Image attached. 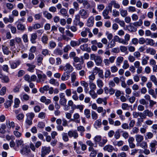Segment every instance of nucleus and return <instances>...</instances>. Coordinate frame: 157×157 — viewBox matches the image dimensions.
<instances>
[{"label": "nucleus", "mask_w": 157, "mask_h": 157, "mask_svg": "<svg viewBox=\"0 0 157 157\" xmlns=\"http://www.w3.org/2000/svg\"><path fill=\"white\" fill-rule=\"evenodd\" d=\"M129 65L128 63V61L127 60H124L122 66L123 68L124 69H126L129 67Z\"/></svg>", "instance_id": "63"}, {"label": "nucleus", "mask_w": 157, "mask_h": 157, "mask_svg": "<svg viewBox=\"0 0 157 157\" xmlns=\"http://www.w3.org/2000/svg\"><path fill=\"white\" fill-rule=\"evenodd\" d=\"M59 95L60 98L59 100L60 104L62 105H65V104H66L67 100L65 98V96L64 93H61Z\"/></svg>", "instance_id": "11"}, {"label": "nucleus", "mask_w": 157, "mask_h": 157, "mask_svg": "<svg viewBox=\"0 0 157 157\" xmlns=\"http://www.w3.org/2000/svg\"><path fill=\"white\" fill-rule=\"evenodd\" d=\"M43 14L45 17L49 20L51 19L52 17V14L47 11H44Z\"/></svg>", "instance_id": "41"}, {"label": "nucleus", "mask_w": 157, "mask_h": 157, "mask_svg": "<svg viewBox=\"0 0 157 157\" xmlns=\"http://www.w3.org/2000/svg\"><path fill=\"white\" fill-rule=\"evenodd\" d=\"M84 114L86 117L87 118H89L90 117V110L88 109H86L84 111Z\"/></svg>", "instance_id": "62"}, {"label": "nucleus", "mask_w": 157, "mask_h": 157, "mask_svg": "<svg viewBox=\"0 0 157 157\" xmlns=\"http://www.w3.org/2000/svg\"><path fill=\"white\" fill-rule=\"evenodd\" d=\"M157 145V141L156 140H152L149 143V148L151 152H154L155 151Z\"/></svg>", "instance_id": "6"}, {"label": "nucleus", "mask_w": 157, "mask_h": 157, "mask_svg": "<svg viewBox=\"0 0 157 157\" xmlns=\"http://www.w3.org/2000/svg\"><path fill=\"white\" fill-rule=\"evenodd\" d=\"M89 93L93 99H95L97 98V94L95 93L94 90H91L89 92Z\"/></svg>", "instance_id": "52"}, {"label": "nucleus", "mask_w": 157, "mask_h": 157, "mask_svg": "<svg viewBox=\"0 0 157 157\" xmlns=\"http://www.w3.org/2000/svg\"><path fill=\"white\" fill-rule=\"evenodd\" d=\"M80 49L83 51H86L90 53L91 52V48L88 46L87 44L84 43L80 46Z\"/></svg>", "instance_id": "9"}, {"label": "nucleus", "mask_w": 157, "mask_h": 157, "mask_svg": "<svg viewBox=\"0 0 157 157\" xmlns=\"http://www.w3.org/2000/svg\"><path fill=\"white\" fill-rule=\"evenodd\" d=\"M63 53V50L59 48H56L53 51V54L56 55L61 56Z\"/></svg>", "instance_id": "28"}, {"label": "nucleus", "mask_w": 157, "mask_h": 157, "mask_svg": "<svg viewBox=\"0 0 157 157\" xmlns=\"http://www.w3.org/2000/svg\"><path fill=\"white\" fill-rule=\"evenodd\" d=\"M139 144V146L143 148H147V143L145 141H142Z\"/></svg>", "instance_id": "60"}, {"label": "nucleus", "mask_w": 157, "mask_h": 157, "mask_svg": "<svg viewBox=\"0 0 157 157\" xmlns=\"http://www.w3.org/2000/svg\"><path fill=\"white\" fill-rule=\"evenodd\" d=\"M109 11L107 9H105L103 11L102 15L105 19H109L110 18V17L109 15Z\"/></svg>", "instance_id": "21"}, {"label": "nucleus", "mask_w": 157, "mask_h": 157, "mask_svg": "<svg viewBox=\"0 0 157 157\" xmlns=\"http://www.w3.org/2000/svg\"><path fill=\"white\" fill-rule=\"evenodd\" d=\"M35 116V114L33 112H29L26 114V118L33 120Z\"/></svg>", "instance_id": "44"}, {"label": "nucleus", "mask_w": 157, "mask_h": 157, "mask_svg": "<svg viewBox=\"0 0 157 157\" xmlns=\"http://www.w3.org/2000/svg\"><path fill=\"white\" fill-rule=\"evenodd\" d=\"M7 27L10 29L11 32L13 34L16 33L17 29L15 27L12 26L11 24H10L7 26Z\"/></svg>", "instance_id": "39"}, {"label": "nucleus", "mask_w": 157, "mask_h": 157, "mask_svg": "<svg viewBox=\"0 0 157 157\" xmlns=\"http://www.w3.org/2000/svg\"><path fill=\"white\" fill-rule=\"evenodd\" d=\"M107 98L106 97L103 98H99L96 100L98 104H101L103 102V104L106 105L107 103Z\"/></svg>", "instance_id": "19"}, {"label": "nucleus", "mask_w": 157, "mask_h": 157, "mask_svg": "<svg viewBox=\"0 0 157 157\" xmlns=\"http://www.w3.org/2000/svg\"><path fill=\"white\" fill-rule=\"evenodd\" d=\"M119 11L120 14L122 17H125L128 15V13L126 10L121 8L120 9Z\"/></svg>", "instance_id": "42"}, {"label": "nucleus", "mask_w": 157, "mask_h": 157, "mask_svg": "<svg viewBox=\"0 0 157 157\" xmlns=\"http://www.w3.org/2000/svg\"><path fill=\"white\" fill-rule=\"evenodd\" d=\"M97 84L98 86L100 88H101L103 86V82L102 80L98 79L97 81Z\"/></svg>", "instance_id": "57"}, {"label": "nucleus", "mask_w": 157, "mask_h": 157, "mask_svg": "<svg viewBox=\"0 0 157 157\" xmlns=\"http://www.w3.org/2000/svg\"><path fill=\"white\" fill-rule=\"evenodd\" d=\"M135 140L134 138L133 137H129L128 140L129 147L131 148H134L136 147V145L133 143Z\"/></svg>", "instance_id": "13"}, {"label": "nucleus", "mask_w": 157, "mask_h": 157, "mask_svg": "<svg viewBox=\"0 0 157 157\" xmlns=\"http://www.w3.org/2000/svg\"><path fill=\"white\" fill-rule=\"evenodd\" d=\"M150 79L154 84L157 86V79L155 76L154 75H152L150 76Z\"/></svg>", "instance_id": "56"}, {"label": "nucleus", "mask_w": 157, "mask_h": 157, "mask_svg": "<svg viewBox=\"0 0 157 157\" xmlns=\"http://www.w3.org/2000/svg\"><path fill=\"white\" fill-rule=\"evenodd\" d=\"M6 125L5 124H2L0 128V133L2 134H5L6 132Z\"/></svg>", "instance_id": "47"}, {"label": "nucleus", "mask_w": 157, "mask_h": 157, "mask_svg": "<svg viewBox=\"0 0 157 157\" xmlns=\"http://www.w3.org/2000/svg\"><path fill=\"white\" fill-rule=\"evenodd\" d=\"M88 38H80L78 40V43L79 45L83 43H87L88 41Z\"/></svg>", "instance_id": "46"}, {"label": "nucleus", "mask_w": 157, "mask_h": 157, "mask_svg": "<svg viewBox=\"0 0 157 157\" xmlns=\"http://www.w3.org/2000/svg\"><path fill=\"white\" fill-rule=\"evenodd\" d=\"M127 29L129 31L132 32H135L137 31V28L135 26L132 25L128 26Z\"/></svg>", "instance_id": "50"}, {"label": "nucleus", "mask_w": 157, "mask_h": 157, "mask_svg": "<svg viewBox=\"0 0 157 157\" xmlns=\"http://www.w3.org/2000/svg\"><path fill=\"white\" fill-rule=\"evenodd\" d=\"M48 45L50 49H54L56 47V44L55 42L52 40L49 42Z\"/></svg>", "instance_id": "35"}, {"label": "nucleus", "mask_w": 157, "mask_h": 157, "mask_svg": "<svg viewBox=\"0 0 157 157\" xmlns=\"http://www.w3.org/2000/svg\"><path fill=\"white\" fill-rule=\"evenodd\" d=\"M10 50H13L16 48L15 45V40L14 39L10 40Z\"/></svg>", "instance_id": "54"}, {"label": "nucleus", "mask_w": 157, "mask_h": 157, "mask_svg": "<svg viewBox=\"0 0 157 157\" xmlns=\"http://www.w3.org/2000/svg\"><path fill=\"white\" fill-rule=\"evenodd\" d=\"M80 116L78 113H75L73 115L74 118L71 119V120L77 123H80Z\"/></svg>", "instance_id": "17"}, {"label": "nucleus", "mask_w": 157, "mask_h": 157, "mask_svg": "<svg viewBox=\"0 0 157 157\" xmlns=\"http://www.w3.org/2000/svg\"><path fill=\"white\" fill-rule=\"evenodd\" d=\"M79 15L84 19L87 18L89 16V13L86 10L82 9L79 11Z\"/></svg>", "instance_id": "7"}, {"label": "nucleus", "mask_w": 157, "mask_h": 157, "mask_svg": "<svg viewBox=\"0 0 157 157\" xmlns=\"http://www.w3.org/2000/svg\"><path fill=\"white\" fill-rule=\"evenodd\" d=\"M112 15L114 17H118L120 15V12L116 9H113L112 11Z\"/></svg>", "instance_id": "59"}, {"label": "nucleus", "mask_w": 157, "mask_h": 157, "mask_svg": "<svg viewBox=\"0 0 157 157\" xmlns=\"http://www.w3.org/2000/svg\"><path fill=\"white\" fill-rule=\"evenodd\" d=\"M149 59V57L147 56H144L142 59V64L143 65L147 64L148 63V60Z\"/></svg>", "instance_id": "22"}, {"label": "nucleus", "mask_w": 157, "mask_h": 157, "mask_svg": "<svg viewBox=\"0 0 157 157\" xmlns=\"http://www.w3.org/2000/svg\"><path fill=\"white\" fill-rule=\"evenodd\" d=\"M89 32V28H86L84 30L81 32V35L83 37H85L87 35V33H88V32Z\"/></svg>", "instance_id": "51"}, {"label": "nucleus", "mask_w": 157, "mask_h": 157, "mask_svg": "<svg viewBox=\"0 0 157 157\" xmlns=\"http://www.w3.org/2000/svg\"><path fill=\"white\" fill-rule=\"evenodd\" d=\"M62 139L65 142H67L69 140L68 133L67 134L66 132H63L62 133Z\"/></svg>", "instance_id": "43"}, {"label": "nucleus", "mask_w": 157, "mask_h": 157, "mask_svg": "<svg viewBox=\"0 0 157 157\" xmlns=\"http://www.w3.org/2000/svg\"><path fill=\"white\" fill-rule=\"evenodd\" d=\"M124 39H123V44L127 45L128 44V41L130 39V35L128 34H126L124 37Z\"/></svg>", "instance_id": "24"}, {"label": "nucleus", "mask_w": 157, "mask_h": 157, "mask_svg": "<svg viewBox=\"0 0 157 157\" xmlns=\"http://www.w3.org/2000/svg\"><path fill=\"white\" fill-rule=\"evenodd\" d=\"M41 73H37V74L38 79L36 82H41L43 83L44 81L47 80V77L45 74L43 73L42 71H40Z\"/></svg>", "instance_id": "4"}, {"label": "nucleus", "mask_w": 157, "mask_h": 157, "mask_svg": "<svg viewBox=\"0 0 157 157\" xmlns=\"http://www.w3.org/2000/svg\"><path fill=\"white\" fill-rule=\"evenodd\" d=\"M94 18L93 16H90L88 19L86 23L87 26L89 27H92L94 24Z\"/></svg>", "instance_id": "15"}, {"label": "nucleus", "mask_w": 157, "mask_h": 157, "mask_svg": "<svg viewBox=\"0 0 157 157\" xmlns=\"http://www.w3.org/2000/svg\"><path fill=\"white\" fill-rule=\"evenodd\" d=\"M90 58L91 60H94L96 65L101 66L102 62L101 57L96 56L94 54H92L90 55Z\"/></svg>", "instance_id": "2"}, {"label": "nucleus", "mask_w": 157, "mask_h": 157, "mask_svg": "<svg viewBox=\"0 0 157 157\" xmlns=\"http://www.w3.org/2000/svg\"><path fill=\"white\" fill-rule=\"evenodd\" d=\"M37 126L40 129H42L45 127V124L43 122L39 121L38 122Z\"/></svg>", "instance_id": "61"}, {"label": "nucleus", "mask_w": 157, "mask_h": 157, "mask_svg": "<svg viewBox=\"0 0 157 157\" xmlns=\"http://www.w3.org/2000/svg\"><path fill=\"white\" fill-rule=\"evenodd\" d=\"M144 113L146 114V116L151 117L153 116V113L149 109H146L144 111Z\"/></svg>", "instance_id": "40"}, {"label": "nucleus", "mask_w": 157, "mask_h": 157, "mask_svg": "<svg viewBox=\"0 0 157 157\" xmlns=\"http://www.w3.org/2000/svg\"><path fill=\"white\" fill-rule=\"evenodd\" d=\"M82 5L86 9H89L91 7L90 3L88 2V1L86 0H84Z\"/></svg>", "instance_id": "45"}, {"label": "nucleus", "mask_w": 157, "mask_h": 157, "mask_svg": "<svg viewBox=\"0 0 157 157\" xmlns=\"http://www.w3.org/2000/svg\"><path fill=\"white\" fill-rule=\"evenodd\" d=\"M37 36L36 33H32L31 35L30 41L32 44L36 43V40L37 39Z\"/></svg>", "instance_id": "26"}, {"label": "nucleus", "mask_w": 157, "mask_h": 157, "mask_svg": "<svg viewBox=\"0 0 157 157\" xmlns=\"http://www.w3.org/2000/svg\"><path fill=\"white\" fill-rule=\"evenodd\" d=\"M60 14L63 17L68 16V14L67 10L64 8H62L59 11Z\"/></svg>", "instance_id": "34"}, {"label": "nucleus", "mask_w": 157, "mask_h": 157, "mask_svg": "<svg viewBox=\"0 0 157 157\" xmlns=\"http://www.w3.org/2000/svg\"><path fill=\"white\" fill-rule=\"evenodd\" d=\"M63 70L67 73H70L73 71L74 68L69 63H67L63 67Z\"/></svg>", "instance_id": "5"}, {"label": "nucleus", "mask_w": 157, "mask_h": 157, "mask_svg": "<svg viewBox=\"0 0 157 157\" xmlns=\"http://www.w3.org/2000/svg\"><path fill=\"white\" fill-rule=\"evenodd\" d=\"M124 60V58L122 56L118 57L116 60V65L120 66Z\"/></svg>", "instance_id": "31"}, {"label": "nucleus", "mask_w": 157, "mask_h": 157, "mask_svg": "<svg viewBox=\"0 0 157 157\" xmlns=\"http://www.w3.org/2000/svg\"><path fill=\"white\" fill-rule=\"evenodd\" d=\"M43 57L41 55H38L37 58V64L38 66H40L42 63Z\"/></svg>", "instance_id": "27"}, {"label": "nucleus", "mask_w": 157, "mask_h": 157, "mask_svg": "<svg viewBox=\"0 0 157 157\" xmlns=\"http://www.w3.org/2000/svg\"><path fill=\"white\" fill-rule=\"evenodd\" d=\"M111 2L114 8L117 9H119L120 8V5L118 3H117L116 1L114 0H112L111 1Z\"/></svg>", "instance_id": "58"}, {"label": "nucleus", "mask_w": 157, "mask_h": 157, "mask_svg": "<svg viewBox=\"0 0 157 157\" xmlns=\"http://www.w3.org/2000/svg\"><path fill=\"white\" fill-rule=\"evenodd\" d=\"M146 45H150L153 46L155 44L154 41L151 39L146 38L145 40V43Z\"/></svg>", "instance_id": "25"}, {"label": "nucleus", "mask_w": 157, "mask_h": 157, "mask_svg": "<svg viewBox=\"0 0 157 157\" xmlns=\"http://www.w3.org/2000/svg\"><path fill=\"white\" fill-rule=\"evenodd\" d=\"M68 74L66 72L63 73L61 76V80L63 81H66L68 80L70 77V75Z\"/></svg>", "instance_id": "30"}, {"label": "nucleus", "mask_w": 157, "mask_h": 157, "mask_svg": "<svg viewBox=\"0 0 157 157\" xmlns=\"http://www.w3.org/2000/svg\"><path fill=\"white\" fill-rule=\"evenodd\" d=\"M68 135L70 138L73 137L74 139H76L78 137V134L76 130H71L68 132Z\"/></svg>", "instance_id": "8"}, {"label": "nucleus", "mask_w": 157, "mask_h": 157, "mask_svg": "<svg viewBox=\"0 0 157 157\" xmlns=\"http://www.w3.org/2000/svg\"><path fill=\"white\" fill-rule=\"evenodd\" d=\"M148 93L149 94L151 95L153 98H156L157 96L154 90L153 89L151 88L148 89Z\"/></svg>", "instance_id": "49"}, {"label": "nucleus", "mask_w": 157, "mask_h": 157, "mask_svg": "<svg viewBox=\"0 0 157 157\" xmlns=\"http://www.w3.org/2000/svg\"><path fill=\"white\" fill-rule=\"evenodd\" d=\"M105 151H107L109 152H112L114 150V148L113 146L110 144L105 145L103 148Z\"/></svg>", "instance_id": "16"}, {"label": "nucleus", "mask_w": 157, "mask_h": 157, "mask_svg": "<svg viewBox=\"0 0 157 157\" xmlns=\"http://www.w3.org/2000/svg\"><path fill=\"white\" fill-rule=\"evenodd\" d=\"M81 61L80 62V63H73V66L77 70H80L82 69V65L84 62V60L83 59V56H81Z\"/></svg>", "instance_id": "10"}, {"label": "nucleus", "mask_w": 157, "mask_h": 157, "mask_svg": "<svg viewBox=\"0 0 157 157\" xmlns=\"http://www.w3.org/2000/svg\"><path fill=\"white\" fill-rule=\"evenodd\" d=\"M40 100L42 102L44 103L46 105H48L51 102L50 99H47L44 96H42Z\"/></svg>", "instance_id": "18"}, {"label": "nucleus", "mask_w": 157, "mask_h": 157, "mask_svg": "<svg viewBox=\"0 0 157 157\" xmlns=\"http://www.w3.org/2000/svg\"><path fill=\"white\" fill-rule=\"evenodd\" d=\"M11 68L12 69H14L16 68L21 63L20 60H17L14 62H11L9 61Z\"/></svg>", "instance_id": "12"}, {"label": "nucleus", "mask_w": 157, "mask_h": 157, "mask_svg": "<svg viewBox=\"0 0 157 157\" xmlns=\"http://www.w3.org/2000/svg\"><path fill=\"white\" fill-rule=\"evenodd\" d=\"M17 27L18 30H20L22 32L26 29L25 26L21 23H18Z\"/></svg>", "instance_id": "32"}, {"label": "nucleus", "mask_w": 157, "mask_h": 157, "mask_svg": "<svg viewBox=\"0 0 157 157\" xmlns=\"http://www.w3.org/2000/svg\"><path fill=\"white\" fill-rule=\"evenodd\" d=\"M77 74L75 72H73L71 75V82H75L76 79Z\"/></svg>", "instance_id": "36"}, {"label": "nucleus", "mask_w": 157, "mask_h": 157, "mask_svg": "<svg viewBox=\"0 0 157 157\" xmlns=\"http://www.w3.org/2000/svg\"><path fill=\"white\" fill-rule=\"evenodd\" d=\"M22 148L21 152L23 155H27L30 151V150L29 147L26 145L24 146Z\"/></svg>", "instance_id": "14"}, {"label": "nucleus", "mask_w": 157, "mask_h": 157, "mask_svg": "<svg viewBox=\"0 0 157 157\" xmlns=\"http://www.w3.org/2000/svg\"><path fill=\"white\" fill-rule=\"evenodd\" d=\"M113 39L115 42H117L123 44V39L120 38L118 36H115L114 37Z\"/></svg>", "instance_id": "55"}, {"label": "nucleus", "mask_w": 157, "mask_h": 157, "mask_svg": "<svg viewBox=\"0 0 157 157\" xmlns=\"http://www.w3.org/2000/svg\"><path fill=\"white\" fill-rule=\"evenodd\" d=\"M13 21V17L11 16H9V18L5 17L3 18V21L6 24H7L8 22L12 23Z\"/></svg>", "instance_id": "23"}, {"label": "nucleus", "mask_w": 157, "mask_h": 157, "mask_svg": "<svg viewBox=\"0 0 157 157\" xmlns=\"http://www.w3.org/2000/svg\"><path fill=\"white\" fill-rule=\"evenodd\" d=\"M154 136L153 134L151 132H147L144 135V137L145 140L151 139Z\"/></svg>", "instance_id": "29"}, {"label": "nucleus", "mask_w": 157, "mask_h": 157, "mask_svg": "<svg viewBox=\"0 0 157 157\" xmlns=\"http://www.w3.org/2000/svg\"><path fill=\"white\" fill-rule=\"evenodd\" d=\"M2 82L5 83H8L10 81V79L8 76L4 75L1 79Z\"/></svg>", "instance_id": "64"}, {"label": "nucleus", "mask_w": 157, "mask_h": 157, "mask_svg": "<svg viewBox=\"0 0 157 157\" xmlns=\"http://www.w3.org/2000/svg\"><path fill=\"white\" fill-rule=\"evenodd\" d=\"M142 20L141 19H139L138 21L134 22L132 24L135 27L141 26L143 24Z\"/></svg>", "instance_id": "53"}, {"label": "nucleus", "mask_w": 157, "mask_h": 157, "mask_svg": "<svg viewBox=\"0 0 157 157\" xmlns=\"http://www.w3.org/2000/svg\"><path fill=\"white\" fill-rule=\"evenodd\" d=\"M94 141L96 144H98L99 145L102 147L107 143L108 140L106 137L102 139V137L100 135L96 136L94 138Z\"/></svg>", "instance_id": "1"}, {"label": "nucleus", "mask_w": 157, "mask_h": 157, "mask_svg": "<svg viewBox=\"0 0 157 157\" xmlns=\"http://www.w3.org/2000/svg\"><path fill=\"white\" fill-rule=\"evenodd\" d=\"M49 89V86L48 85H45L43 87L40 88L39 89L40 92L43 94L44 93L45 91H47Z\"/></svg>", "instance_id": "38"}, {"label": "nucleus", "mask_w": 157, "mask_h": 157, "mask_svg": "<svg viewBox=\"0 0 157 157\" xmlns=\"http://www.w3.org/2000/svg\"><path fill=\"white\" fill-rule=\"evenodd\" d=\"M51 151V147H50L43 146L41 147L40 156L41 157H44L48 155Z\"/></svg>", "instance_id": "3"}, {"label": "nucleus", "mask_w": 157, "mask_h": 157, "mask_svg": "<svg viewBox=\"0 0 157 157\" xmlns=\"http://www.w3.org/2000/svg\"><path fill=\"white\" fill-rule=\"evenodd\" d=\"M136 141L137 143H140L142 142L144 139V136L140 134H136L135 135Z\"/></svg>", "instance_id": "20"}, {"label": "nucleus", "mask_w": 157, "mask_h": 157, "mask_svg": "<svg viewBox=\"0 0 157 157\" xmlns=\"http://www.w3.org/2000/svg\"><path fill=\"white\" fill-rule=\"evenodd\" d=\"M2 49L3 53L4 54L8 55H9V52H11L9 50V48L7 46L4 45H2Z\"/></svg>", "instance_id": "33"}, {"label": "nucleus", "mask_w": 157, "mask_h": 157, "mask_svg": "<svg viewBox=\"0 0 157 157\" xmlns=\"http://www.w3.org/2000/svg\"><path fill=\"white\" fill-rule=\"evenodd\" d=\"M49 82L50 84L54 86H58L59 85L58 82L56 81V80L53 78L51 79L49 81Z\"/></svg>", "instance_id": "48"}, {"label": "nucleus", "mask_w": 157, "mask_h": 157, "mask_svg": "<svg viewBox=\"0 0 157 157\" xmlns=\"http://www.w3.org/2000/svg\"><path fill=\"white\" fill-rule=\"evenodd\" d=\"M48 39V36L45 34H44L41 38V41L44 44H47Z\"/></svg>", "instance_id": "37"}]
</instances>
